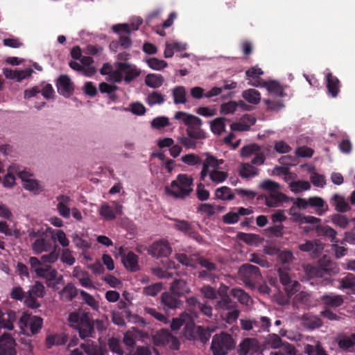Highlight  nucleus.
<instances>
[{
	"label": "nucleus",
	"instance_id": "obj_6",
	"mask_svg": "<svg viewBox=\"0 0 355 355\" xmlns=\"http://www.w3.org/2000/svg\"><path fill=\"white\" fill-rule=\"evenodd\" d=\"M232 338L222 333L213 337L211 349L214 355H225L234 347Z\"/></svg>",
	"mask_w": 355,
	"mask_h": 355
},
{
	"label": "nucleus",
	"instance_id": "obj_28",
	"mask_svg": "<svg viewBox=\"0 0 355 355\" xmlns=\"http://www.w3.org/2000/svg\"><path fill=\"white\" fill-rule=\"evenodd\" d=\"M51 248V243L43 237L37 238L31 244V248L35 254L48 252Z\"/></svg>",
	"mask_w": 355,
	"mask_h": 355
},
{
	"label": "nucleus",
	"instance_id": "obj_44",
	"mask_svg": "<svg viewBox=\"0 0 355 355\" xmlns=\"http://www.w3.org/2000/svg\"><path fill=\"white\" fill-rule=\"evenodd\" d=\"M338 346L345 350H349L355 345V333L350 336H340L338 338Z\"/></svg>",
	"mask_w": 355,
	"mask_h": 355
},
{
	"label": "nucleus",
	"instance_id": "obj_34",
	"mask_svg": "<svg viewBox=\"0 0 355 355\" xmlns=\"http://www.w3.org/2000/svg\"><path fill=\"white\" fill-rule=\"evenodd\" d=\"M80 62L84 68V76L91 77L96 73V69L92 65L94 62L92 58L89 56H82L80 59Z\"/></svg>",
	"mask_w": 355,
	"mask_h": 355
},
{
	"label": "nucleus",
	"instance_id": "obj_31",
	"mask_svg": "<svg viewBox=\"0 0 355 355\" xmlns=\"http://www.w3.org/2000/svg\"><path fill=\"white\" fill-rule=\"evenodd\" d=\"M16 314L13 311H8L6 313H2L0 317V327L8 330L13 329V323L16 320Z\"/></svg>",
	"mask_w": 355,
	"mask_h": 355
},
{
	"label": "nucleus",
	"instance_id": "obj_43",
	"mask_svg": "<svg viewBox=\"0 0 355 355\" xmlns=\"http://www.w3.org/2000/svg\"><path fill=\"white\" fill-rule=\"evenodd\" d=\"M289 188L293 193H298L311 189V184L308 181L296 180L289 182Z\"/></svg>",
	"mask_w": 355,
	"mask_h": 355
},
{
	"label": "nucleus",
	"instance_id": "obj_24",
	"mask_svg": "<svg viewBox=\"0 0 355 355\" xmlns=\"http://www.w3.org/2000/svg\"><path fill=\"white\" fill-rule=\"evenodd\" d=\"M255 122L256 119L254 117L249 114H245L239 121L232 123L230 128L232 131H247Z\"/></svg>",
	"mask_w": 355,
	"mask_h": 355
},
{
	"label": "nucleus",
	"instance_id": "obj_25",
	"mask_svg": "<svg viewBox=\"0 0 355 355\" xmlns=\"http://www.w3.org/2000/svg\"><path fill=\"white\" fill-rule=\"evenodd\" d=\"M298 248L302 252L317 255L322 251L324 245L319 240L316 239L313 241H306L304 243L299 245Z\"/></svg>",
	"mask_w": 355,
	"mask_h": 355
},
{
	"label": "nucleus",
	"instance_id": "obj_13",
	"mask_svg": "<svg viewBox=\"0 0 355 355\" xmlns=\"http://www.w3.org/2000/svg\"><path fill=\"white\" fill-rule=\"evenodd\" d=\"M19 323L22 330H24V327H29L31 333L35 334L41 329L43 320L38 316L24 313L20 318Z\"/></svg>",
	"mask_w": 355,
	"mask_h": 355
},
{
	"label": "nucleus",
	"instance_id": "obj_7",
	"mask_svg": "<svg viewBox=\"0 0 355 355\" xmlns=\"http://www.w3.org/2000/svg\"><path fill=\"white\" fill-rule=\"evenodd\" d=\"M141 19H138L137 26L130 28L128 24H120L114 25L112 28L114 33L119 34V43L120 46L123 49H127L131 47L132 40L128 35L139 28V26L142 24Z\"/></svg>",
	"mask_w": 355,
	"mask_h": 355
},
{
	"label": "nucleus",
	"instance_id": "obj_33",
	"mask_svg": "<svg viewBox=\"0 0 355 355\" xmlns=\"http://www.w3.org/2000/svg\"><path fill=\"white\" fill-rule=\"evenodd\" d=\"M171 291L177 295H182L190 292V289L184 280L175 279L171 286Z\"/></svg>",
	"mask_w": 355,
	"mask_h": 355
},
{
	"label": "nucleus",
	"instance_id": "obj_54",
	"mask_svg": "<svg viewBox=\"0 0 355 355\" xmlns=\"http://www.w3.org/2000/svg\"><path fill=\"white\" fill-rule=\"evenodd\" d=\"M163 284L161 282L155 283L143 288V293L147 296L155 297L162 290Z\"/></svg>",
	"mask_w": 355,
	"mask_h": 355
},
{
	"label": "nucleus",
	"instance_id": "obj_59",
	"mask_svg": "<svg viewBox=\"0 0 355 355\" xmlns=\"http://www.w3.org/2000/svg\"><path fill=\"white\" fill-rule=\"evenodd\" d=\"M303 321L304 324L309 329H315L322 325L321 320L315 315H306Z\"/></svg>",
	"mask_w": 355,
	"mask_h": 355
},
{
	"label": "nucleus",
	"instance_id": "obj_30",
	"mask_svg": "<svg viewBox=\"0 0 355 355\" xmlns=\"http://www.w3.org/2000/svg\"><path fill=\"white\" fill-rule=\"evenodd\" d=\"M124 266L132 272L139 270L138 257L132 252H129L122 258Z\"/></svg>",
	"mask_w": 355,
	"mask_h": 355
},
{
	"label": "nucleus",
	"instance_id": "obj_62",
	"mask_svg": "<svg viewBox=\"0 0 355 355\" xmlns=\"http://www.w3.org/2000/svg\"><path fill=\"white\" fill-rule=\"evenodd\" d=\"M72 241L76 248L82 250H87L91 247V244L84 240L77 232L71 235Z\"/></svg>",
	"mask_w": 355,
	"mask_h": 355
},
{
	"label": "nucleus",
	"instance_id": "obj_42",
	"mask_svg": "<svg viewBox=\"0 0 355 355\" xmlns=\"http://www.w3.org/2000/svg\"><path fill=\"white\" fill-rule=\"evenodd\" d=\"M333 204L336 209L340 212H346L350 209V206L345 200V198L338 194H335L332 197Z\"/></svg>",
	"mask_w": 355,
	"mask_h": 355
},
{
	"label": "nucleus",
	"instance_id": "obj_18",
	"mask_svg": "<svg viewBox=\"0 0 355 355\" xmlns=\"http://www.w3.org/2000/svg\"><path fill=\"white\" fill-rule=\"evenodd\" d=\"M227 287L222 285L218 289V295H220V300L217 302L215 305L216 310L221 313L227 310H231L234 307V303L232 302L230 298L227 294Z\"/></svg>",
	"mask_w": 355,
	"mask_h": 355
},
{
	"label": "nucleus",
	"instance_id": "obj_15",
	"mask_svg": "<svg viewBox=\"0 0 355 355\" xmlns=\"http://www.w3.org/2000/svg\"><path fill=\"white\" fill-rule=\"evenodd\" d=\"M148 252L154 257H168L172 252V248L166 240L160 239L155 241Z\"/></svg>",
	"mask_w": 355,
	"mask_h": 355
},
{
	"label": "nucleus",
	"instance_id": "obj_46",
	"mask_svg": "<svg viewBox=\"0 0 355 355\" xmlns=\"http://www.w3.org/2000/svg\"><path fill=\"white\" fill-rule=\"evenodd\" d=\"M215 196L223 200H232L234 198V193L227 187H221L216 189Z\"/></svg>",
	"mask_w": 355,
	"mask_h": 355
},
{
	"label": "nucleus",
	"instance_id": "obj_36",
	"mask_svg": "<svg viewBox=\"0 0 355 355\" xmlns=\"http://www.w3.org/2000/svg\"><path fill=\"white\" fill-rule=\"evenodd\" d=\"M164 81V77L157 73L148 74L145 78L146 85L151 88L155 89L161 87Z\"/></svg>",
	"mask_w": 355,
	"mask_h": 355
},
{
	"label": "nucleus",
	"instance_id": "obj_58",
	"mask_svg": "<svg viewBox=\"0 0 355 355\" xmlns=\"http://www.w3.org/2000/svg\"><path fill=\"white\" fill-rule=\"evenodd\" d=\"M227 312H223L220 313L221 318L227 323L232 324L234 322H235L239 315V311L236 309H235V306L231 310H227Z\"/></svg>",
	"mask_w": 355,
	"mask_h": 355
},
{
	"label": "nucleus",
	"instance_id": "obj_8",
	"mask_svg": "<svg viewBox=\"0 0 355 355\" xmlns=\"http://www.w3.org/2000/svg\"><path fill=\"white\" fill-rule=\"evenodd\" d=\"M18 176L21 180L22 186L25 190L34 195H38L44 191L42 184L36 180L33 175L28 171H20Z\"/></svg>",
	"mask_w": 355,
	"mask_h": 355
},
{
	"label": "nucleus",
	"instance_id": "obj_23",
	"mask_svg": "<svg viewBox=\"0 0 355 355\" xmlns=\"http://www.w3.org/2000/svg\"><path fill=\"white\" fill-rule=\"evenodd\" d=\"M196 121H193V124L189 125L186 130L187 135L196 140L204 139L206 138L205 132L201 128L202 124V120L197 118Z\"/></svg>",
	"mask_w": 355,
	"mask_h": 355
},
{
	"label": "nucleus",
	"instance_id": "obj_12",
	"mask_svg": "<svg viewBox=\"0 0 355 355\" xmlns=\"http://www.w3.org/2000/svg\"><path fill=\"white\" fill-rule=\"evenodd\" d=\"M112 206L107 203L101 205L99 209V214L106 220H113L116 218V215L123 214V206L117 201L112 202Z\"/></svg>",
	"mask_w": 355,
	"mask_h": 355
},
{
	"label": "nucleus",
	"instance_id": "obj_11",
	"mask_svg": "<svg viewBox=\"0 0 355 355\" xmlns=\"http://www.w3.org/2000/svg\"><path fill=\"white\" fill-rule=\"evenodd\" d=\"M239 277L246 285L251 286L260 278L259 270L257 266L245 264L239 270Z\"/></svg>",
	"mask_w": 355,
	"mask_h": 355
},
{
	"label": "nucleus",
	"instance_id": "obj_57",
	"mask_svg": "<svg viewBox=\"0 0 355 355\" xmlns=\"http://www.w3.org/2000/svg\"><path fill=\"white\" fill-rule=\"evenodd\" d=\"M0 233L15 238L20 236V232L18 230L9 227L8 223L3 220L0 221Z\"/></svg>",
	"mask_w": 355,
	"mask_h": 355
},
{
	"label": "nucleus",
	"instance_id": "obj_16",
	"mask_svg": "<svg viewBox=\"0 0 355 355\" xmlns=\"http://www.w3.org/2000/svg\"><path fill=\"white\" fill-rule=\"evenodd\" d=\"M289 215L293 222L297 223L299 225L304 224H311L313 225H319L321 220L312 216H305L296 211V208L291 207L289 209Z\"/></svg>",
	"mask_w": 355,
	"mask_h": 355
},
{
	"label": "nucleus",
	"instance_id": "obj_53",
	"mask_svg": "<svg viewBox=\"0 0 355 355\" xmlns=\"http://www.w3.org/2000/svg\"><path fill=\"white\" fill-rule=\"evenodd\" d=\"M259 188L267 191L268 193H274L277 191L281 190V185L276 182L271 180H265L261 182Z\"/></svg>",
	"mask_w": 355,
	"mask_h": 355
},
{
	"label": "nucleus",
	"instance_id": "obj_29",
	"mask_svg": "<svg viewBox=\"0 0 355 355\" xmlns=\"http://www.w3.org/2000/svg\"><path fill=\"white\" fill-rule=\"evenodd\" d=\"M46 231L51 234V239L53 241H57L63 248H66L69 245V240L63 230H53L51 227H48Z\"/></svg>",
	"mask_w": 355,
	"mask_h": 355
},
{
	"label": "nucleus",
	"instance_id": "obj_38",
	"mask_svg": "<svg viewBox=\"0 0 355 355\" xmlns=\"http://www.w3.org/2000/svg\"><path fill=\"white\" fill-rule=\"evenodd\" d=\"M17 172L16 166H10L7 169V173L4 176L2 184L6 188H12L15 185L16 178L14 173Z\"/></svg>",
	"mask_w": 355,
	"mask_h": 355
},
{
	"label": "nucleus",
	"instance_id": "obj_39",
	"mask_svg": "<svg viewBox=\"0 0 355 355\" xmlns=\"http://www.w3.org/2000/svg\"><path fill=\"white\" fill-rule=\"evenodd\" d=\"M225 121L224 117H218L209 122L211 132L217 135H221L225 130Z\"/></svg>",
	"mask_w": 355,
	"mask_h": 355
},
{
	"label": "nucleus",
	"instance_id": "obj_26",
	"mask_svg": "<svg viewBox=\"0 0 355 355\" xmlns=\"http://www.w3.org/2000/svg\"><path fill=\"white\" fill-rule=\"evenodd\" d=\"M259 348V343L255 338H245L239 345V353L241 355L252 354Z\"/></svg>",
	"mask_w": 355,
	"mask_h": 355
},
{
	"label": "nucleus",
	"instance_id": "obj_47",
	"mask_svg": "<svg viewBox=\"0 0 355 355\" xmlns=\"http://www.w3.org/2000/svg\"><path fill=\"white\" fill-rule=\"evenodd\" d=\"M198 117L195 115L189 114L185 112L179 111L177 112L174 115V119L182 123L187 127L189 125L193 124V121H196V119Z\"/></svg>",
	"mask_w": 355,
	"mask_h": 355
},
{
	"label": "nucleus",
	"instance_id": "obj_35",
	"mask_svg": "<svg viewBox=\"0 0 355 355\" xmlns=\"http://www.w3.org/2000/svg\"><path fill=\"white\" fill-rule=\"evenodd\" d=\"M321 300L324 304L332 307L340 306L343 303V298L341 295L333 293L322 296Z\"/></svg>",
	"mask_w": 355,
	"mask_h": 355
},
{
	"label": "nucleus",
	"instance_id": "obj_9",
	"mask_svg": "<svg viewBox=\"0 0 355 355\" xmlns=\"http://www.w3.org/2000/svg\"><path fill=\"white\" fill-rule=\"evenodd\" d=\"M153 342L157 346H168L172 349H178L180 342L168 330L162 329L156 333Z\"/></svg>",
	"mask_w": 355,
	"mask_h": 355
},
{
	"label": "nucleus",
	"instance_id": "obj_55",
	"mask_svg": "<svg viewBox=\"0 0 355 355\" xmlns=\"http://www.w3.org/2000/svg\"><path fill=\"white\" fill-rule=\"evenodd\" d=\"M164 96L157 92H153L152 93L149 94L146 98V103L150 106H153L157 104H162L164 102Z\"/></svg>",
	"mask_w": 355,
	"mask_h": 355
},
{
	"label": "nucleus",
	"instance_id": "obj_50",
	"mask_svg": "<svg viewBox=\"0 0 355 355\" xmlns=\"http://www.w3.org/2000/svg\"><path fill=\"white\" fill-rule=\"evenodd\" d=\"M66 340L67 338L64 334H51L47 336L46 344L48 347H51L54 345H63Z\"/></svg>",
	"mask_w": 355,
	"mask_h": 355
},
{
	"label": "nucleus",
	"instance_id": "obj_32",
	"mask_svg": "<svg viewBox=\"0 0 355 355\" xmlns=\"http://www.w3.org/2000/svg\"><path fill=\"white\" fill-rule=\"evenodd\" d=\"M175 258L184 266L196 268L198 264L199 256L198 254L187 255L186 254L181 253L176 254Z\"/></svg>",
	"mask_w": 355,
	"mask_h": 355
},
{
	"label": "nucleus",
	"instance_id": "obj_64",
	"mask_svg": "<svg viewBox=\"0 0 355 355\" xmlns=\"http://www.w3.org/2000/svg\"><path fill=\"white\" fill-rule=\"evenodd\" d=\"M80 346L88 355H104L103 350L94 345L85 343L82 344Z\"/></svg>",
	"mask_w": 355,
	"mask_h": 355
},
{
	"label": "nucleus",
	"instance_id": "obj_20",
	"mask_svg": "<svg viewBox=\"0 0 355 355\" xmlns=\"http://www.w3.org/2000/svg\"><path fill=\"white\" fill-rule=\"evenodd\" d=\"M196 314L193 313L184 312L179 318H173L171 323V329L173 330H178L181 326L185 324L187 328H191L194 323Z\"/></svg>",
	"mask_w": 355,
	"mask_h": 355
},
{
	"label": "nucleus",
	"instance_id": "obj_19",
	"mask_svg": "<svg viewBox=\"0 0 355 355\" xmlns=\"http://www.w3.org/2000/svg\"><path fill=\"white\" fill-rule=\"evenodd\" d=\"M249 85L257 87H265L269 93L274 95H283L282 87L277 82L274 80L266 82L263 80H256L254 82H250Z\"/></svg>",
	"mask_w": 355,
	"mask_h": 355
},
{
	"label": "nucleus",
	"instance_id": "obj_37",
	"mask_svg": "<svg viewBox=\"0 0 355 355\" xmlns=\"http://www.w3.org/2000/svg\"><path fill=\"white\" fill-rule=\"evenodd\" d=\"M327 86L331 96L336 97L339 92V80L331 73H328L327 75Z\"/></svg>",
	"mask_w": 355,
	"mask_h": 355
},
{
	"label": "nucleus",
	"instance_id": "obj_3",
	"mask_svg": "<svg viewBox=\"0 0 355 355\" xmlns=\"http://www.w3.org/2000/svg\"><path fill=\"white\" fill-rule=\"evenodd\" d=\"M193 179L187 174H179L171 184L165 187L167 196L174 198L183 199L193 191Z\"/></svg>",
	"mask_w": 355,
	"mask_h": 355
},
{
	"label": "nucleus",
	"instance_id": "obj_5",
	"mask_svg": "<svg viewBox=\"0 0 355 355\" xmlns=\"http://www.w3.org/2000/svg\"><path fill=\"white\" fill-rule=\"evenodd\" d=\"M114 66L115 69L112 73L111 80L115 83H120L123 79L126 83H130L140 73L135 65L128 62H116Z\"/></svg>",
	"mask_w": 355,
	"mask_h": 355
},
{
	"label": "nucleus",
	"instance_id": "obj_17",
	"mask_svg": "<svg viewBox=\"0 0 355 355\" xmlns=\"http://www.w3.org/2000/svg\"><path fill=\"white\" fill-rule=\"evenodd\" d=\"M16 342L8 334L0 336V355H16Z\"/></svg>",
	"mask_w": 355,
	"mask_h": 355
},
{
	"label": "nucleus",
	"instance_id": "obj_21",
	"mask_svg": "<svg viewBox=\"0 0 355 355\" xmlns=\"http://www.w3.org/2000/svg\"><path fill=\"white\" fill-rule=\"evenodd\" d=\"M57 87L58 92L65 97H69L74 89L70 78L67 75H62L59 77Z\"/></svg>",
	"mask_w": 355,
	"mask_h": 355
},
{
	"label": "nucleus",
	"instance_id": "obj_63",
	"mask_svg": "<svg viewBox=\"0 0 355 355\" xmlns=\"http://www.w3.org/2000/svg\"><path fill=\"white\" fill-rule=\"evenodd\" d=\"M148 67L153 69L159 71L167 67V62L162 60H159L156 58H151L146 60Z\"/></svg>",
	"mask_w": 355,
	"mask_h": 355
},
{
	"label": "nucleus",
	"instance_id": "obj_52",
	"mask_svg": "<svg viewBox=\"0 0 355 355\" xmlns=\"http://www.w3.org/2000/svg\"><path fill=\"white\" fill-rule=\"evenodd\" d=\"M237 237L246 243L248 245H257L260 243L261 239L259 235L254 234H248L243 232H239L237 234Z\"/></svg>",
	"mask_w": 355,
	"mask_h": 355
},
{
	"label": "nucleus",
	"instance_id": "obj_2",
	"mask_svg": "<svg viewBox=\"0 0 355 355\" xmlns=\"http://www.w3.org/2000/svg\"><path fill=\"white\" fill-rule=\"evenodd\" d=\"M202 167L200 172L201 181H206L207 178L215 184L224 182L228 178L227 170L223 166L224 160L218 159L210 153L204 154Z\"/></svg>",
	"mask_w": 355,
	"mask_h": 355
},
{
	"label": "nucleus",
	"instance_id": "obj_40",
	"mask_svg": "<svg viewBox=\"0 0 355 355\" xmlns=\"http://www.w3.org/2000/svg\"><path fill=\"white\" fill-rule=\"evenodd\" d=\"M242 97L251 104H258L261 101V94L254 89H248L243 91Z\"/></svg>",
	"mask_w": 355,
	"mask_h": 355
},
{
	"label": "nucleus",
	"instance_id": "obj_61",
	"mask_svg": "<svg viewBox=\"0 0 355 355\" xmlns=\"http://www.w3.org/2000/svg\"><path fill=\"white\" fill-rule=\"evenodd\" d=\"M320 267L329 275H335L338 272V269L335 263L329 260H321L320 261Z\"/></svg>",
	"mask_w": 355,
	"mask_h": 355
},
{
	"label": "nucleus",
	"instance_id": "obj_4",
	"mask_svg": "<svg viewBox=\"0 0 355 355\" xmlns=\"http://www.w3.org/2000/svg\"><path fill=\"white\" fill-rule=\"evenodd\" d=\"M69 322L71 327L78 330L81 338L92 336L94 329L87 313L83 311L73 312L69 316Z\"/></svg>",
	"mask_w": 355,
	"mask_h": 355
},
{
	"label": "nucleus",
	"instance_id": "obj_41",
	"mask_svg": "<svg viewBox=\"0 0 355 355\" xmlns=\"http://www.w3.org/2000/svg\"><path fill=\"white\" fill-rule=\"evenodd\" d=\"M161 299L165 309H176L180 304V301L168 293H163Z\"/></svg>",
	"mask_w": 355,
	"mask_h": 355
},
{
	"label": "nucleus",
	"instance_id": "obj_1",
	"mask_svg": "<svg viewBox=\"0 0 355 355\" xmlns=\"http://www.w3.org/2000/svg\"><path fill=\"white\" fill-rule=\"evenodd\" d=\"M55 248L56 246H55L53 251L42 255L40 259L31 257L28 263L31 271L34 272L37 277L45 279L49 287L58 289V286L62 282L63 277L59 275L58 271L51 266L58 259V253Z\"/></svg>",
	"mask_w": 355,
	"mask_h": 355
},
{
	"label": "nucleus",
	"instance_id": "obj_48",
	"mask_svg": "<svg viewBox=\"0 0 355 355\" xmlns=\"http://www.w3.org/2000/svg\"><path fill=\"white\" fill-rule=\"evenodd\" d=\"M232 294L242 304H244L247 306L251 305L252 300L248 294H247L241 288H234L232 291Z\"/></svg>",
	"mask_w": 355,
	"mask_h": 355
},
{
	"label": "nucleus",
	"instance_id": "obj_22",
	"mask_svg": "<svg viewBox=\"0 0 355 355\" xmlns=\"http://www.w3.org/2000/svg\"><path fill=\"white\" fill-rule=\"evenodd\" d=\"M265 204L268 207H277L284 202H288L289 198L284 194L281 190L274 193H268L264 196Z\"/></svg>",
	"mask_w": 355,
	"mask_h": 355
},
{
	"label": "nucleus",
	"instance_id": "obj_45",
	"mask_svg": "<svg viewBox=\"0 0 355 355\" xmlns=\"http://www.w3.org/2000/svg\"><path fill=\"white\" fill-rule=\"evenodd\" d=\"M186 89L182 86L175 87L172 90L173 102L175 104H184L187 103Z\"/></svg>",
	"mask_w": 355,
	"mask_h": 355
},
{
	"label": "nucleus",
	"instance_id": "obj_27",
	"mask_svg": "<svg viewBox=\"0 0 355 355\" xmlns=\"http://www.w3.org/2000/svg\"><path fill=\"white\" fill-rule=\"evenodd\" d=\"M56 199L58 201L57 210L60 215L64 218H69L71 214L69 207L70 198L64 195H60L57 196Z\"/></svg>",
	"mask_w": 355,
	"mask_h": 355
},
{
	"label": "nucleus",
	"instance_id": "obj_49",
	"mask_svg": "<svg viewBox=\"0 0 355 355\" xmlns=\"http://www.w3.org/2000/svg\"><path fill=\"white\" fill-rule=\"evenodd\" d=\"M258 169L250 164H243L240 166L239 174L242 178H252L258 174Z\"/></svg>",
	"mask_w": 355,
	"mask_h": 355
},
{
	"label": "nucleus",
	"instance_id": "obj_60",
	"mask_svg": "<svg viewBox=\"0 0 355 355\" xmlns=\"http://www.w3.org/2000/svg\"><path fill=\"white\" fill-rule=\"evenodd\" d=\"M263 73V72L261 69L257 66L250 68L245 72L247 79L249 80L248 83L251 81L254 82L256 80H261L259 78V76Z\"/></svg>",
	"mask_w": 355,
	"mask_h": 355
},
{
	"label": "nucleus",
	"instance_id": "obj_14",
	"mask_svg": "<svg viewBox=\"0 0 355 355\" xmlns=\"http://www.w3.org/2000/svg\"><path fill=\"white\" fill-rule=\"evenodd\" d=\"M270 344L273 348H279L278 351L271 353V355H296L294 347L288 343H282L280 337L276 334L271 336Z\"/></svg>",
	"mask_w": 355,
	"mask_h": 355
},
{
	"label": "nucleus",
	"instance_id": "obj_10",
	"mask_svg": "<svg viewBox=\"0 0 355 355\" xmlns=\"http://www.w3.org/2000/svg\"><path fill=\"white\" fill-rule=\"evenodd\" d=\"M280 282L284 286L285 291L287 293L288 297L292 296L294 293L300 291V283L293 279L288 272L282 268L278 270Z\"/></svg>",
	"mask_w": 355,
	"mask_h": 355
},
{
	"label": "nucleus",
	"instance_id": "obj_51",
	"mask_svg": "<svg viewBox=\"0 0 355 355\" xmlns=\"http://www.w3.org/2000/svg\"><path fill=\"white\" fill-rule=\"evenodd\" d=\"M309 206L316 209V214L319 216H322L326 211L323 209L324 206V201L322 198L320 197H311L309 198Z\"/></svg>",
	"mask_w": 355,
	"mask_h": 355
},
{
	"label": "nucleus",
	"instance_id": "obj_56",
	"mask_svg": "<svg viewBox=\"0 0 355 355\" xmlns=\"http://www.w3.org/2000/svg\"><path fill=\"white\" fill-rule=\"evenodd\" d=\"M181 161L189 166H196L200 164H202L203 159L194 153H189L182 156Z\"/></svg>",
	"mask_w": 355,
	"mask_h": 355
}]
</instances>
